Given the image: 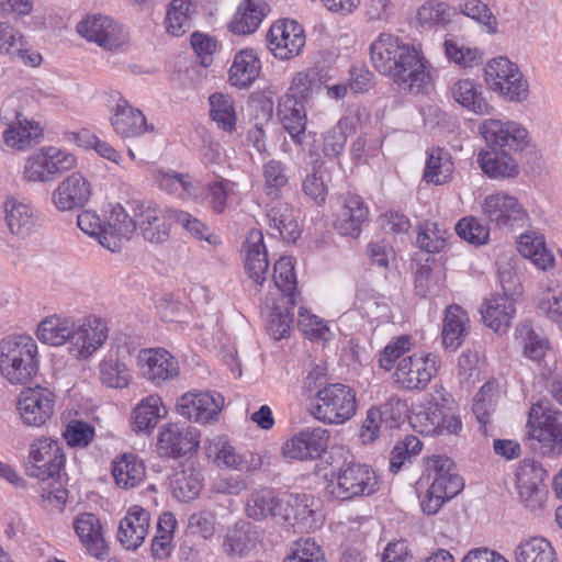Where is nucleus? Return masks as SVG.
<instances>
[{"label":"nucleus","mask_w":562,"mask_h":562,"mask_svg":"<svg viewBox=\"0 0 562 562\" xmlns=\"http://www.w3.org/2000/svg\"><path fill=\"white\" fill-rule=\"evenodd\" d=\"M370 57L379 72L409 92H422L430 80L422 52L391 34L383 33L371 44Z\"/></svg>","instance_id":"1"},{"label":"nucleus","mask_w":562,"mask_h":562,"mask_svg":"<svg viewBox=\"0 0 562 562\" xmlns=\"http://www.w3.org/2000/svg\"><path fill=\"white\" fill-rule=\"evenodd\" d=\"M38 372L37 344L29 335H16L0 344V373L11 384H25Z\"/></svg>","instance_id":"2"},{"label":"nucleus","mask_w":562,"mask_h":562,"mask_svg":"<svg viewBox=\"0 0 562 562\" xmlns=\"http://www.w3.org/2000/svg\"><path fill=\"white\" fill-rule=\"evenodd\" d=\"M358 400L353 387L344 383H328L317 390L311 401L310 414L327 425H342L357 413Z\"/></svg>","instance_id":"3"},{"label":"nucleus","mask_w":562,"mask_h":562,"mask_svg":"<svg viewBox=\"0 0 562 562\" xmlns=\"http://www.w3.org/2000/svg\"><path fill=\"white\" fill-rule=\"evenodd\" d=\"M527 432L548 457L562 456V412L548 400L532 404L528 413Z\"/></svg>","instance_id":"4"},{"label":"nucleus","mask_w":562,"mask_h":562,"mask_svg":"<svg viewBox=\"0 0 562 562\" xmlns=\"http://www.w3.org/2000/svg\"><path fill=\"white\" fill-rule=\"evenodd\" d=\"M379 488V479L369 464L345 461L333 471L327 485L328 492L339 501H350L356 497L369 496Z\"/></svg>","instance_id":"5"},{"label":"nucleus","mask_w":562,"mask_h":562,"mask_svg":"<svg viewBox=\"0 0 562 562\" xmlns=\"http://www.w3.org/2000/svg\"><path fill=\"white\" fill-rule=\"evenodd\" d=\"M441 361L434 352L418 351L402 358L395 367L393 380L405 391L422 392L438 374Z\"/></svg>","instance_id":"6"},{"label":"nucleus","mask_w":562,"mask_h":562,"mask_svg":"<svg viewBox=\"0 0 562 562\" xmlns=\"http://www.w3.org/2000/svg\"><path fill=\"white\" fill-rule=\"evenodd\" d=\"M76 30L86 41L105 50H119L128 42V32L124 25L101 13L88 14L78 22Z\"/></svg>","instance_id":"7"},{"label":"nucleus","mask_w":562,"mask_h":562,"mask_svg":"<svg viewBox=\"0 0 562 562\" xmlns=\"http://www.w3.org/2000/svg\"><path fill=\"white\" fill-rule=\"evenodd\" d=\"M0 120L8 126L3 132V140L7 146L24 150L43 138V128L40 123L27 119L9 99L0 111Z\"/></svg>","instance_id":"8"},{"label":"nucleus","mask_w":562,"mask_h":562,"mask_svg":"<svg viewBox=\"0 0 562 562\" xmlns=\"http://www.w3.org/2000/svg\"><path fill=\"white\" fill-rule=\"evenodd\" d=\"M64 464L65 454L57 439L42 437L31 443L25 467L29 476L41 481L55 480L59 477Z\"/></svg>","instance_id":"9"},{"label":"nucleus","mask_w":562,"mask_h":562,"mask_svg":"<svg viewBox=\"0 0 562 562\" xmlns=\"http://www.w3.org/2000/svg\"><path fill=\"white\" fill-rule=\"evenodd\" d=\"M108 331L106 322L94 315L74 321L68 344L69 353L79 360L90 358L106 341Z\"/></svg>","instance_id":"10"},{"label":"nucleus","mask_w":562,"mask_h":562,"mask_svg":"<svg viewBox=\"0 0 562 562\" xmlns=\"http://www.w3.org/2000/svg\"><path fill=\"white\" fill-rule=\"evenodd\" d=\"M484 216L499 228H521L528 220V212L517 198L505 192L487 195L482 203Z\"/></svg>","instance_id":"11"},{"label":"nucleus","mask_w":562,"mask_h":562,"mask_svg":"<svg viewBox=\"0 0 562 562\" xmlns=\"http://www.w3.org/2000/svg\"><path fill=\"white\" fill-rule=\"evenodd\" d=\"M267 46L273 56L280 60L292 59L305 46V32L303 26L290 19L278 20L269 29Z\"/></svg>","instance_id":"12"},{"label":"nucleus","mask_w":562,"mask_h":562,"mask_svg":"<svg viewBox=\"0 0 562 562\" xmlns=\"http://www.w3.org/2000/svg\"><path fill=\"white\" fill-rule=\"evenodd\" d=\"M479 130L486 148L518 151L528 145L527 130L515 121L487 119L481 123Z\"/></svg>","instance_id":"13"},{"label":"nucleus","mask_w":562,"mask_h":562,"mask_svg":"<svg viewBox=\"0 0 562 562\" xmlns=\"http://www.w3.org/2000/svg\"><path fill=\"white\" fill-rule=\"evenodd\" d=\"M200 447V432L195 427L170 423L161 427L157 439V451L167 458L192 456Z\"/></svg>","instance_id":"14"},{"label":"nucleus","mask_w":562,"mask_h":562,"mask_svg":"<svg viewBox=\"0 0 562 562\" xmlns=\"http://www.w3.org/2000/svg\"><path fill=\"white\" fill-rule=\"evenodd\" d=\"M171 209L162 210L150 201L135 202V231L138 229L145 240L151 244H162L168 240L170 225L173 218L169 216Z\"/></svg>","instance_id":"15"},{"label":"nucleus","mask_w":562,"mask_h":562,"mask_svg":"<svg viewBox=\"0 0 562 562\" xmlns=\"http://www.w3.org/2000/svg\"><path fill=\"white\" fill-rule=\"evenodd\" d=\"M409 424L415 431L425 436L457 434L462 428L461 419L447 413L441 405L429 402L417 407L409 416Z\"/></svg>","instance_id":"16"},{"label":"nucleus","mask_w":562,"mask_h":562,"mask_svg":"<svg viewBox=\"0 0 562 562\" xmlns=\"http://www.w3.org/2000/svg\"><path fill=\"white\" fill-rule=\"evenodd\" d=\"M55 394L47 387H27L19 395L16 408L22 422L27 426L41 427L50 419Z\"/></svg>","instance_id":"17"},{"label":"nucleus","mask_w":562,"mask_h":562,"mask_svg":"<svg viewBox=\"0 0 562 562\" xmlns=\"http://www.w3.org/2000/svg\"><path fill=\"white\" fill-rule=\"evenodd\" d=\"M547 476V471L538 461L524 459L519 464L516 473L519 498L531 510L540 508L546 501L543 481Z\"/></svg>","instance_id":"18"},{"label":"nucleus","mask_w":562,"mask_h":562,"mask_svg":"<svg viewBox=\"0 0 562 562\" xmlns=\"http://www.w3.org/2000/svg\"><path fill=\"white\" fill-rule=\"evenodd\" d=\"M329 437V430L322 427L301 430L284 442L282 454L293 460H316L326 452Z\"/></svg>","instance_id":"19"},{"label":"nucleus","mask_w":562,"mask_h":562,"mask_svg":"<svg viewBox=\"0 0 562 562\" xmlns=\"http://www.w3.org/2000/svg\"><path fill=\"white\" fill-rule=\"evenodd\" d=\"M224 406V397L216 392H188L178 403V413L189 420L207 424L214 420Z\"/></svg>","instance_id":"20"},{"label":"nucleus","mask_w":562,"mask_h":562,"mask_svg":"<svg viewBox=\"0 0 562 562\" xmlns=\"http://www.w3.org/2000/svg\"><path fill=\"white\" fill-rule=\"evenodd\" d=\"M91 193L90 182L80 172H72L53 190L50 201L59 212L76 211L88 203Z\"/></svg>","instance_id":"21"},{"label":"nucleus","mask_w":562,"mask_h":562,"mask_svg":"<svg viewBox=\"0 0 562 562\" xmlns=\"http://www.w3.org/2000/svg\"><path fill=\"white\" fill-rule=\"evenodd\" d=\"M138 367L143 376L154 385H161L179 375L178 361L162 348L140 350Z\"/></svg>","instance_id":"22"},{"label":"nucleus","mask_w":562,"mask_h":562,"mask_svg":"<svg viewBox=\"0 0 562 562\" xmlns=\"http://www.w3.org/2000/svg\"><path fill=\"white\" fill-rule=\"evenodd\" d=\"M110 122L114 132L123 138L139 137L155 131L144 113L123 97H119L112 106Z\"/></svg>","instance_id":"23"},{"label":"nucleus","mask_w":562,"mask_h":562,"mask_svg":"<svg viewBox=\"0 0 562 562\" xmlns=\"http://www.w3.org/2000/svg\"><path fill=\"white\" fill-rule=\"evenodd\" d=\"M74 530L85 551L92 558L104 561L110 548L104 538L100 519L92 513H81L74 518Z\"/></svg>","instance_id":"24"},{"label":"nucleus","mask_w":562,"mask_h":562,"mask_svg":"<svg viewBox=\"0 0 562 562\" xmlns=\"http://www.w3.org/2000/svg\"><path fill=\"white\" fill-rule=\"evenodd\" d=\"M506 276L510 278L506 272L499 274L504 293L487 299L481 307L484 324L501 334L506 333L510 327L516 312L515 300L508 294L510 289L504 285Z\"/></svg>","instance_id":"25"},{"label":"nucleus","mask_w":562,"mask_h":562,"mask_svg":"<svg viewBox=\"0 0 562 562\" xmlns=\"http://www.w3.org/2000/svg\"><path fill=\"white\" fill-rule=\"evenodd\" d=\"M149 527V512L142 506L133 505L120 521L117 539L126 550L135 551L143 544Z\"/></svg>","instance_id":"26"},{"label":"nucleus","mask_w":562,"mask_h":562,"mask_svg":"<svg viewBox=\"0 0 562 562\" xmlns=\"http://www.w3.org/2000/svg\"><path fill=\"white\" fill-rule=\"evenodd\" d=\"M135 232V213L131 217L126 211L116 204L112 206L108 222H104L101 245L112 252L120 251L123 239Z\"/></svg>","instance_id":"27"},{"label":"nucleus","mask_w":562,"mask_h":562,"mask_svg":"<svg viewBox=\"0 0 562 562\" xmlns=\"http://www.w3.org/2000/svg\"><path fill=\"white\" fill-rule=\"evenodd\" d=\"M368 215L369 207L363 199L357 194H347L335 221V228L340 235L358 238Z\"/></svg>","instance_id":"28"},{"label":"nucleus","mask_w":562,"mask_h":562,"mask_svg":"<svg viewBox=\"0 0 562 562\" xmlns=\"http://www.w3.org/2000/svg\"><path fill=\"white\" fill-rule=\"evenodd\" d=\"M266 213L269 226L274 231L273 236L279 235L288 243L296 241L301 235V229L290 203L282 202L281 199L270 201L266 206Z\"/></svg>","instance_id":"29"},{"label":"nucleus","mask_w":562,"mask_h":562,"mask_svg":"<svg viewBox=\"0 0 562 562\" xmlns=\"http://www.w3.org/2000/svg\"><path fill=\"white\" fill-rule=\"evenodd\" d=\"M245 269L249 278L261 285L267 279L269 260L263 243V235L260 231L249 232L245 243Z\"/></svg>","instance_id":"30"},{"label":"nucleus","mask_w":562,"mask_h":562,"mask_svg":"<svg viewBox=\"0 0 562 562\" xmlns=\"http://www.w3.org/2000/svg\"><path fill=\"white\" fill-rule=\"evenodd\" d=\"M5 222L9 231L19 238H26L36 227V217L33 206L14 196L4 202Z\"/></svg>","instance_id":"31"},{"label":"nucleus","mask_w":562,"mask_h":562,"mask_svg":"<svg viewBox=\"0 0 562 562\" xmlns=\"http://www.w3.org/2000/svg\"><path fill=\"white\" fill-rule=\"evenodd\" d=\"M278 115L293 143L303 146L307 121L304 104L290 97H281L278 104Z\"/></svg>","instance_id":"32"},{"label":"nucleus","mask_w":562,"mask_h":562,"mask_svg":"<svg viewBox=\"0 0 562 562\" xmlns=\"http://www.w3.org/2000/svg\"><path fill=\"white\" fill-rule=\"evenodd\" d=\"M268 12L269 5L265 0H244L229 23V30L238 35L254 33Z\"/></svg>","instance_id":"33"},{"label":"nucleus","mask_w":562,"mask_h":562,"mask_svg":"<svg viewBox=\"0 0 562 562\" xmlns=\"http://www.w3.org/2000/svg\"><path fill=\"white\" fill-rule=\"evenodd\" d=\"M470 329V319L468 313L457 304L447 307L443 326H442V344L446 349L457 350Z\"/></svg>","instance_id":"34"},{"label":"nucleus","mask_w":562,"mask_h":562,"mask_svg":"<svg viewBox=\"0 0 562 562\" xmlns=\"http://www.w3.org/2000/svg\"><path fill=\"white\" fill-rule=\"evenodd\" d=\"M477 162L482 171L493 179L514 178L518 173V165L508 150L482 149L479 153Z\"/></svg>","instance_id":"35"},{"label":"nucleus","mask_w":562,"mask_h":562,"mask_svg":"<svg viewBox=\"0 0 562 562\" xmlns=\"http://www.w3.org/2000/svg\"><path fill=\"white\" fill-rule=\"evenodd\" d=\"M282 503L277 493L269 487H261L250 493L246 501L245 513L248 518L262 521L280 515Z\"/></svg>","instance_id":"36"},{"label":"nucleus","mask_w":562,"mask_h":562,"mask_svg":"<svg viewBox=\"0 0 562 562\" xmlns=\"http://www.w3.org/2000/svg\"><path fill=\"white\" fill-rule=\"evenodd\" d=\"M450 92L458 104L477 115H487L493 110L483 97L479 86L471 79L457 80L451 86Z\"/></svg>","instance_id":"37"},{"label":"nucleus","mask_w":562,"mask_h":562,"mask_svg":"<svg viewBox=\"0 0 562 562\" xmlns=\"http://www.w3.org/2000/svg\"><path fill=\"white\" fill-rule=\"evenodd\" d=\"M112 475L119 487L131 490L143 482L145 477V467L135 454L123 453L113 461Z\"/></svg>","instance_id":"38"},{"label":"nucleus","mask_w":562,"mask_h":562,"mask_svg":"<svg viewBox=\"0 0 562 562\" xmlns=\"http://www.w3.org/2000/svg\"><path fill=\"white\" fill-rule=\"evenodd\" d=\"M71 330L72 318L50 315L41 321L36 336L43 344L57 347L69 344Z\"/></svg>","instance_id":"39"},{"label":"nucleus","mask_w":562,"mask_h":562,"mask_svg":"<svg viewBox=\"0 0 562 562\" xmlns=\"http://www.w3.org/2000/svg\"><path fill=\"white\" fill-rule=\"evenodd\" d=\"M260 67V60L252 49L240 50L229 68V82L237 88H246L259 76Z\"/></svg>","instance_id":"40"},{"label":"nucleus","mask_w":562,"mask_h":562,"mask_svg":"<svg viewBox=\"0 0 562 562\" xmlns=\"http://www.w3.org/2000/svg\"><path fill=\"white\" fill-rule=\"evenodd\" d=\"M515 562H558L552 543L543 537H529L515 549Z\"/></svg>","instance_id":"41"},{"label":"nucleus","mask_w":562,"mask_h":562,"mask_svg":"<svg viewBox=\"0 0 562 562\" xmlns=\"http://www.w3.org/2000/svg\"><path fill=\"white\" fill-rule=\"evenodd\" d=\"M157 182L161 190L170 194L190 198L194 202L203 200L199 193V187L191 181L188 173H180L171 169L160 170L157 175Z\"/></svg>","instance_id":"42"},{"label":"nucleus","mask_w":562,"mask_h":562,"mask_svg":"<svg viewBox=\"0 0 562 562\" xmlns=\"http://www.w3.org/2000/svg\"><path fill=\"white\" fill-rule=\"evenodd\" d=\"M272 279L276 286L281 292L285 304L290 307H294L296 305L299 292L296 286V274L291 257H281L274 263Z\"/></svg>","instance_id":"43"},{"label":"nucleus","mask_w":562,"mask_h":562,"mask_svg":"<svg viewBox=\"0 0 562 562\" xmlns=\"http://www.w3.org/2000/svg\"><path fill=\"white\" fill-rule=\"evenodd\" d=\"M209 104L210 116L216 126L227 133L235 132L237 115L233 98L222 92H215L209 97Z\"/></svg>","instance_id":"44"},{"label":"nucleus","mask_w":562,"mask_h":562,"mask_svg":"<svg viewBox=\"0 0 562 562\" xmlns=\"http://www.w3.org/2000/svg\"><path fill=\"white\" fill-rule=\"evenodd\" d=\"M497 402V386L493 382L483 384L473 400L472 411L479 423V429L483 435H487L488 425L495 412Z\"/></svg>","instance_id":"45"},{"label":"nucleus","mask_w":562,"mask_h":562,"mask_svg":"<svg viewBox=\"0 0 562 562\" xmlns=\"http://www.w3.org/2000/svg\"><path fill=\"white\" fill-rule=\"evenodd\" d=\"M203 475L200 469L184 467L175 473L171 481L173 496L180 502H190L199 496L202 488Z\"/></svg>","instance_id":"46"},{"label":"nucleus","mask_w":562,"mask_h":562,"mask_svg":"<svg viewBox=\"0 0 562 562\" xmlns=\"http://www.w3.org/2000/svg\"><path fill=\"white\" fill-rule=\"evenodd\" d=\"M205 454L218 468L241 470L243 458L223 436L205 441Z\"/></svg>","instance_id":"47"},{"label":"nucleus","mask_w":562,"mask_h":562,"mask_svg":"<svg viewBox=\"0 0 562 562\" xmlns=\"http://www.w3.org/2000/svg\"><path fill=\"white\" fill-rule=\"evenodd\" d=\"M519 252L532 260V262L541 270H548L554 266V257L550 250L546 248L544 237L532 234H522L518 240Z\"/></svg>","instance_id":"48"},{"label":"nucleus","mask_w":562,"mask_h":562,"mask_svg":"<svg viewBox=\"0 0 562 562\" xmlns=\"http://www.w3.org/2000/svg\"><path fill=\"white\" fill-rule=\"evenodd\" d=\"M454 170L453 161L448 151L435 148L430 151L426 161L423 179L436 186L451 180Z\"/></svg>","instance_id":"49"},{"label":"nucleus","mask_w":562,"mask_h":562,"mask_svg":"<svg viewBox=\"0 0 562 562\" xmlns=\"http://www.w3.org/2000/svg\"><path fill=\"white\" fill-rule=\"evenodd\" d=\"M262 179L265 196L270 201L280 200L289 182L286 166L280 160H269L262 166Z\"/></svg>","instance_id":"50"},{"label":"nucleus","mask_w":562,"mask_h":562,"mask_svg":"<svg viewBox=\"0 0 562 562\" xmlns=\"http://www.w3.org/2000/svg\"><path fill=\"white\" fill-rule=\"evenodd\" d=\"M539 315L547 317L562 330V289L559 285L541 288L536 296Z\"/></svg>","instance_id":"51"},{"label":"nucleus","mask_w":562,"mask_h":562,"mask_svg":"<svg viewBox=\"0 0 562 562\" xmlns=\"http://www.w3.org/2000/svg\"><path fill=\"white\" fill-rule=\"evenodd\" d=\"M161 400L159 396L150 395L140 401L133 411V427L136 432L153 429L159 418Z\"/></svg>","instance_id":"52"},{"label":"nucleus","mask_w":562,"mask_h":562,"mask_svg":"<svg viewBox=\"0 0 562 562\" xmlns=\"http://www.w3.org/2000/svg\"><path fill=\"white\" fill-rule=\"evenodd\" d=\"M191 0H172L166 14V30L172 36H181L191 27Z\"/></svg>","instance_id":"53"},{"label":"nucleus","mask_w":562,"mask_h":562,"mask_svg":"<svg viewBox=\"0 0 562 562\" xmlns=\"http://www.w3.org/2000/svg\"><path fill=\"white\" fill-rule=\"evenodd\" d=\"M234 187V182L224 178L211 181L204 187V193L199 191L203 198L199 203L206 201L214 213L222 214L227 206V199L232 194Z\"/></svg>","instance_id":"54"},{"label":"nucleus","mask_w":562,"mask_h":562,"mask_svg":"<svg viewBox=\"0 0 562 562\" xmlns=\"http://www.w3.org/2000/svg\"><path fill=\"white\" fill-rule=\"evenodd\" d=\"M50 156L47 154V148L33 153L25 160L23 167V179L29 182H49L53 180L49 166Z\"/></svg>","instance_id":"55"},{"label":"nucleus","mask_w":562,"mask_h":562,"mask_svg":"<svg viewBox=\"0 0 562 562\" xmlns=\"http://www.w3.org/2000/svg\"><path fill=\"white\" fill-rule=\"evenodd\" d=\"M517 331L521 339L524 355L538 363L543 360L549 351V340L538 334L530 325H522L517 328Z\"/></svg>","instance_id":"56"},{"label":"nucleus","mask_w":562,"mask_h":562,"mask_svg":"<svg viewBox=\"0 0 562 562\" xmlns=\"http://www.w3.org/2000/svg\"><path fill=\"white\" fill-rule=\"evenodd\" d=\"M100 380L109 387H125L131 381L126 364L114 359H104L99 364Z\"/></svg>","instance_id":"57"},{"label":"nucleus","mask_w":562,"mask_h":562,"mask_svg":"<svg viewBox=\"0 0 562 562\" xmlns=\"http://www.w3.org/2000/svg\"><path fill=\"white\" fill-rule=\"evenodd\" d=\"M283 562H327L323 549L311 538L293 543Z\"/></svg>","instance_id":"58"},{"label":"nucleus","mask_w":562,"mask_h":562,"mask_svg":"<svg viewBox=\"0 0 562 562\" xmlns=\"http://www.w3.org/2000/svg\"><path fill=\"white\" fill-rule=\"evenodd\" d=\"M413 347L412 337L403 335L397 337L395 340L390 341L379 353V366L385 371L394 369L396 361L398 362L402 358L406 357Z\"/></svg>","instance_id":"59"},{"label":"nucleus","mask_w":562,"mask_h":562,"mask_svg":"<svg viewBox=\"0 0 562 562\" xmlns=\"http://www.w3.org/2000/svg\"><path fill=\"white\" fill-rule=\"evenodd\" d=\"M461 13L477 22L490 34L497 32V20L486 3L481 0H467L461 5Z\"/></svg>","instance_id":"60"},{"label":"nucleus","mask_w":562,"mask_h":562,"mask_svg":"<svg viewBox=\"0 0 562 562\" xmlns=\"http://www.w3.org/2000/svg\"><path fill=\"white\" fill-rule=\"evenodd\" d=\"M514 72H519L516 64L507 57H497L487 63L484 68V78L491 89H494L499 82H505Z\"/></svg>","instance_id":"61"},{"label":"nucleus","mask_w":562,"mask_h":562,"mask_svg":"<svg viewBox=\"0 0 562 562\" xmlns=\"http://www.w3.org/2000/svg\"><path fill=\"white\" fill-rule=\"evenodd\" d=\"M457 234L473 245H483L487 241L490 229L475 217H463L456 225Z\"/></svg>","instance_id":"62"},{"label":"nucleus","mask_w":562,"mask_h":562,"mask_svg":"<svg viewBox=\"0 0 562 562\" xmlns=\"http://www.w3.org/2000/svg\"><path fill=\"white\" fill-rule=\"evenodd\" d=\"M418 23L430 29L434 25H443L449 22L447 7L440 1H429L419 7L417 11Z\"/></svg>","instance_id":"63"},{"label":"nucleus","mask_w":562,"mask_h":562,"mask_svg":"<svg viewBox=\"0 0 562 562\" xmlns=\"http://www.w3.org/2000/svg\"><path fill=\"white\" fill-rule=\"evenodd\" d=\"M415 291L422 297L438 295L441 291L442 280L439 276L432 274L428 265H422L415 273Z\"/></svg>","instance_id":"64"}]
</instances>
